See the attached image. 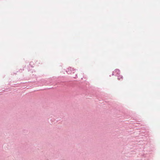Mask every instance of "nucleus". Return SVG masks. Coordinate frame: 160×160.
Masks as SVG:
<instances>
[{
    "instance_id": "nucleus-1",
    "label": "nucleus",
    "mask_w": 160,
    "mask_h": 160,
    "mask_svg": "<svg viewBox=\"0 0 160 160\" xmlns=\"http://www.w3.org/2000/svg\"><path fill=\"white\" fill-rule=\"evenodd\" d=\"M120 71L118 69H116L113 72L112 75L118 76L119 74Z\"/></svg>"
},
{
    "instance_id": "nucleus-2",
    "label": "nucleus",
    "mask_w": 160,
    "mask_h": 160,
    "mask_svg": "<svg viewBox=\"0 0 160 160\" xmlns=\"http://www.w3.org/2000/svg\"><path fill=\"white\" fill-rule=\"evenodd\" d=\"M73 71V69L71 68H68V70L66 71L67 73L68 74H71L72 73V70Z\"/></svg>"
},
{
    "instance_id": "nucleus-3",
    "label": "nucleus",
    "mask_w": 160,
    "mask_h": 160,
    "mask_svg": "<svg viewBox=\"0 0 160 160\" xmlns=\"http://www.w3.org/2000/svg\"><path fill=\"white\" fill-rule=\"evenodd\" d=\"M118 79H120V78H119V76H118Z\"/></svg>"
},
{
    "instance_id": "nucleus-4",
    "label": "nucleus",
    "mask_w": 160,
    "mask_h": 160,
    "mask_svg": "<svg viewBox=\"0 0 160 160\" xmlns=\"http://www.w3.org/2000/svg\"><path fill=\"white\" fill-rule=\"evenodd\" d=\"M122 77L121 76V78H122Z\"/></svg>"
}]
</instances>
